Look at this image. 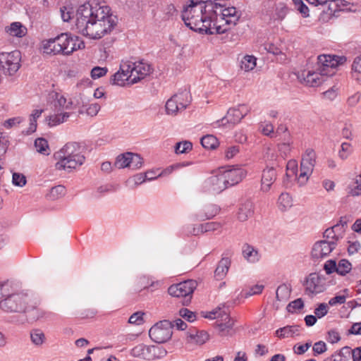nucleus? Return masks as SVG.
Listing matches in <instances>:
<instances>
[{"mask_svg":"<svg viewBox=\"0 0 361 361\" xmlns=\"http://www.w3.org/2000/svg\"><path fill=\"white\" fill-rule=\"evenodd\" d=\"M223 7L212 0H190L183 8L181 18L185 25L195 32L225 33L237 24L240 12L234 6Z\"/></svg>","mask_w":361,"mask_h":361,"instance_id":"nucleus-1","label":"nucleus"},{"mask_svg":"<svg viewBox=\"0 0 361 361\" xmlns=\"http://www.w3.org/2000/svg\"><path fill=\"white\" fill-rule=\"evenodd\" d=\"M223 7L212 0H190L183 8L181 18L185 25L195 32L225 33L237 24L240 12L234 6Z\"/></svg>","mask_w":361,"mask_h":361,"instance_id":"nucleus-2","label":"nucleus"},{"mask_svg":"<svg viewBox=\"0 0 361 361\" xmlns=\"http://www.w3.org/2000/svg\"><path fill=\"white\" fill-rule=\"evenodd\" d=\"M29 295L18 290L11 281L0 282V310L6 314L23 313L27 308Z\"/></svg>","mask_w":361,"mask_h":361,"instance_id":"nucleus-3","label":"nucleus"},{"mask_svg":"<svg viewBox=\"0 0 361 361\" xmlns=\"http://www.w3.org/2000/svg\"><path fill=\"white\" fill-rule=\"evenodd\" d=\"M85 147L75 142L66 143L62 149L54 154L58 161L55 167L58 170L75 169L83 164L85 160Z\"/></svg>","mask_w":361,"mask_h":361,"instance_id":"nucleus-4","label":"nucleus"},{"mask_svg":"<svg viewBox=\"0 0 361 361\" xmlns=\"http://www.w3.org/2000/svg\"><path fill=\"white\" fill-rule=\"evenodd\" d=\"M103 4L85 3L78 7L75 13V30L82 35L88 30L95 18H102L104 16Z\"/></svg>","mask_w":361,"mask_h":361,"instance_id":"nucleus-5","label":"nucleus"},{"mask_svg":"<svg viewBox=\"0 0 361 361\" xmlns=\"http://www.w3.org/2000/svg\"><path fill=\"white\" fill-rule=\"evenodd\" d=\"M104 16L102 18H95L91 26L82 35L90 39H100L110 33L117 24V17L112 14L109 6L103 4Z\"/></svg>","mask_w":361,"mask_h":361,"instance_id":"nucleus-6","label":"nucleus"},{"mask_svg":"<svg viewBox=\"0 0 361 361\" xmlns=\"http://www.w3.org/2000/svg\"><path fill=\"white\" fill-rule=\"evenodd\" d=\"M21 58L18 50L0 53V72L6 76L14 75L21 67Z\"/></svg>","mask_w":361,"mask_h":361,"instance_id":"nucleus-7","label":"nucleus"},{"mask_svg":"<svg viewBox=\"0 0 361 361\" xmlns=\"http://www.w3.org/2000/svg\"><path fill=\"white\" fill-rule=\"evenodd\" d=\"M197 283L195 280H187L173 284L168 288V293L173 297L183 298L182 304L188 305L191 301L192 294L196 289Z\"/></svg>","mask_w":361,"mask_h":361,"instance_id":"nucleus-8","label":"nucleus"},{"mask_svg":"<svg viewBox=\"0 0 361 361\" xmlns=\"http://www.w3.org/2000/svg\"><path fill=\"white\" fill-rule=\"evenodd\" d=\"M317 71H321L322 74L326 76H332L336 73V67L345 63L347 59L345 56L320 55L317 57Z\"/></svg>","mask_w":361,"mask_h":361,"instance_id":"nucleus-9","label":"nucleus"},{"mask_svg":"<svg viewBox=\"0 0 361 361\" xmlns=\"http://www.w3.org/2000/svg\"><path fill=\"white\" fill-rule=\"evenodd\" d=\"M171 322L164 320L152 326L149 331L150 338L155 343H163L172 336Z\"/></svg>","mask_w":361,"mask_h":361,"instance_id":"nucleus-10","label":"nucleus"},{"mask_svg":"<svg viewBox=\"0 0 361 361\" xmlns=\"http://www.w3.org/2000/svg\"><path fill=\"white\" fill-rule=\"evenodd\" d=\"M189 95L186 92H182L173 95L166 103V111L169 115L176 116L186 109L190 104Z\"/></svg>","mask_w":361,"mask_h":361,"instance_id":"nucleus-11","label":"nucleus"},{"mask_svg":"<svg viewBox=\"0 0 361 361\" xmlns=\"http://www.w3.org/2000/svg\"><path fill=\"white\" fill-rule=\"evenodd\" d=\"M305 292L308 295L322 293L326 289V278L317 273H311L305 282Z\"/></svg>","mask_w":361,"mask_h":361,"instance_id":"nucleus-12","label":"nucleus"},{"mask_svg":"<svg viewBox=\"0 0 361 361\" xmlns=\"http://www.w3.org/2000/svg\"><path fill=\"white\" fill-rule=\"evenodd\" d=\"M39 300L32 301L30 298V301L27 303V308L23 313L26 314L27 319L30 321H37L40 319H50L54 314L51 312H48L39 307Z\"/></svg>","mask_w":361,"mask_h":361,"instance_id":"nucleus-13","label":"nucleus"},{"mask_svg":"<svg viewBox=\"0 0 361 361\" xmlns=\"http://www.w3.org/2000/svg\"><path fill=\"white\" fill-rule=\"evenodd\" d=\"M130 66L131 84H135L149 75L153 69L151 66L142 61L132 63L127 62Z\"/></svg>","mask_w":361,"mask_h":361,"instance_id":"nucleus-14","label":"nucleus"},{"mask_svg":"<svg viewBox=\"0 0 361 361\" xmlns=\"http://www.w3.org/2000/svg\"><path fill=\"white\" fill-rule=\"evenodd\" d=\"M316 162V153L312 149H306L305 154L302 157L300 162V173L299 178H305L306 181L313 171Z\"/></svg>","mask_w":361,"mask_h":361,"instance_id":"nucleus-15","label":"nucleus"},{"mask_svg":"<svg viewBox=\"0 0 361 361\" xmlns=\"http://www.w3.org/2000/svg\"><path fill=\"white\" fill-rule=\"evenodd\" d=\"M63 33L58 35L54 38H51L42 42L43 52L47 54H59L64 55V39Z\"/></svg>","mask_w":361,"mask_h":361,"instance_id":"nucleus-16","label":"nucleus"},{"mask_svg":"<svg viewBox=\"0 0 361 361\" xmlns=\"http://www.w3.org/2000/svg\"><path fill=\"white\" fill-rule=\"evenodd\" d=\"M336 247L335 240H322L316 242L312 249L311 255L314 259H321L328 256Z\"/></svg>","mask_w":361,"mask_h":361,"instance_id":"nucleus-17","label":"nucleus"},{"mask_svg":"<svg viewBox=\"0 0 361 361\" xmlns=\"http://www.w3.org/2000/svg\"><path fill=\"white\" fill-rule=\"evenodd\" d=\"M325 75L322 74L321 71H303L298 73L297 78L301 83L310 87H317L324 81Z\"/></svg>","mask_w":361,"mask_h":361,"instance_id":"nucleus-18","label":"nucleus"},{"mask_svg":"<svg viewBox=\"0 0 361 361\" xmlns=\"http://www.w3.org/2000/svg\"><path fill=\"white\" fill-rule=\"evenodd\" d=\"M130 66L127 62L122 63L120 66V70L114 73L110 78L111 85L125 86L131 84Z\"/></svg>","mask_w":361,"mask_h":361,"instance_id":"nucleus-19","label":"nucleus"},{"mask_svg":"<svg viewBox=\"0 0 361 361\" xmlns=\"http://www.w3.org/2000/svg\"><path fill=\"white\" fill-rule=\"evenodd\" d=\"M250 108L246 104H239L237 107L231 108L222 118V122L236 124L239 123L249 112Z\"/></svg>","mask_w":361,"mask_h":361,"instance_id":"nucleus-20","label":"nucleus"},{"mask_svg":"<svg viewBox=\"0 0 361 361\" xmlns=\"http://www.w3.org/2000/svg\"><path fill=\"white\" fill-rule=\"evenodd\" d=\"M204 188L206 191L218 194L227 188L221 173L220 172L216 176H212L207 178L204 185Z\"/></svg>","mask_w":361,"mask_h":361,"instance_id":"nucleus-21","label":"nucleus"},{"mask_svg":"<svg viewBox=\"0 0 361 361\" xmlns=\"http://www.w3.org/2000/svg\"><path fill=\"white\" fill-rule=\"evenodd\" d=\"M221 173L227 188L239 183L245 176L244 170L241 168H231Z\"/></svg>","mask_w":361,"mask_h":361,"instance_id":"nucleus-22","label":"nucleus"},{"mask_svg":"<svg viewBox=\"0 0 361 361\" xmlns=\"http://www.w3.org/2000/svg\"><path fill=\"white\" fill-rule=\"evenodd\" d=\"M289 12V8L288 3L282 1H279L274 4V11H266V15L269 16V20H283L288 13Z\"/></svg>","mask_w":361,"mask_h":361,"instance_id":"nucleus-23","label":"nucleus"},{"mask_svg":"<svg viewBox=\"0 0 361 361\" xmlns=\"http://www.w3.org/2000/svg\"><path fill=\"white\" fill-rule=\"evenodd\" d=\"M277 177L276 171L274 167H267L262 171L261 178V190L267 192L271 185L276 181Z\"/></svg>","mask_w":361,"mask_h":361,"instance_id":"nucleus-24","label":"nucleus"},{"mask_svg":"<svg viewBox=\"0 0 361 361\" xmlns=\"http://www.w3.org/2000/svg\"><path fill=\"white\" fill-rule=\"evenodd\" d=\"M254 209V204L250 200L245 199L242 200L238 205V219L242 222L247 221L253 216Z\"/></svg>","mask_w":361,"mask_h":361,"instance_id":"nucleus-25","label":"nucleus"},{"mask_svg":"<svg viewBox=\"0 0 361 361\" xmlns=\"http://www.w3.org/2000/svg\"><path fill=\"white\" fill-rule=\"evenodd\" d=\"M133 355L136 356L139 355L140 353L142 352V354L144 356H147V353L149 354L147 359L148 360H154L157 357H159L161 354V348L156 345H139L135 346L133 350Z\"/></svg>","mask_w":361,"mask_h":361,"instance_id":"nucleus-26","label":"nucleus"},{"mask_svg":"<svg viewBox=\"0 0 361 361\" xmlns=\"http://www.w3.org/2000/svg\"><path fill=\"white\" fill-rule=\"evenodd\" d=\"M220 320L216 321L215 326L218 329L219 334L221 336H226L229 334L234 325V322L226 313L222 314Z\"/></svg>","mask_w":361,"mask_h":361,"instance_id":"nucleus-27","label":"nucleus"},{"mask_svg":"<svg viewBox=\"0 0 361 361\" xmlns=\"http://www.w3.org/2000/svg\"><path fill=\"white\" fill-rule=\"evenodd\" d=\"M231 261L228 257H223L218 263L214 271V277L216 280H222L227 274Z\"/></svg>","mask_w":361,"mask_h":361,"instance_id":"nucleus-28","label":"nucleus"},{"mask_svg":"<svg viewBox=\"0 0 361 361\" xmlns=\"http://www.w3.org/2000/svg\"><path fill=\"white\" fill-rule=\"evenodd\" d=\"M56 113L49 116L47 120L50 127L55 126L67 121L71 115L69 112L61 111L60 109H56Z\"/></svg>","mask_w":361,"mask_h":361,"instance_id":"nucleus-29","label":"nucleus"},{"mask_svg":"<svg viewBox=\"0 0 361 361\" xmlns=\"http://www.w3.org/2000/svg\"><path fill=\"white\" fill-rule=\"evenodd\" d=\"M5 31L9 35L16 37H22L27 33V28L20 22L12 23L5 27Z\"/></svg>","mask_w":361,"mask_h":361,"instance_id":"nucleus-30","label":"nucleus"},{"mask_svg":"<svg viewBox=\"0 0 361 361\" xmlns=\"http://www.w3.org/2000/svg\"><path fill=\"white\" fill-rule=\"evenodd\" d=\"M243 255L251 263L257 262L260 259L259 252L253 246L247 243L243 246Z\"/></svg>","mask_w":361,"mask_h":361,"instance_id":"nucleus-31","label":"nucleus"},{"mask_svg":"<svg viewBox=\"0 0 361 361\" xmlns=\"http://www.w3.org/2000/svg\"><path fill=\"white\" fill-rule=\"evenodd\" d=\"M300 329V326L298 325L286 326L276 330L275 334L280 338L293 337L299 334Z\"/></svg>","mask_w":361,"mask_h":361,"instance_id":"nucleus-32","label":"nucleus"},{"mask_svg":"<svg viewBox=\"0 0 361 361\" xmlns=\"http://www.w3.org/2000/svg\"><path fill=\"white\" fill-rule=\"evenodd\" d=\"M221 228V224L219 222L212 221L199 225L197 228H193V234L199 235L209 231H218Z\"/></svg>","mask_w":361,"mask_h":361,"instance_id":"nucleus-33","label":"nucleus"},{"mask_svg":"<svg viewBox=\"0 0 361 361\" xmlns=\"http://www.w3.org/2000/svg\"><path fill=\"white\" fill-rule=\"evenodd\" d=\"M65 37L63 39H66L64 42V55H69L74 51L80 48V44L77 45V38H74L68 33H63Z\"/></svg>","mask_w":361,"mask_h":361,"instance_id":"nucleus-34","label":"nucleus"},{"mask_svg":"<svg viewBox=\"0 0 361 361\" xmlns=\"http://www.w3.org/2000/svg\"><path fill=\"white\" fill-rule=\"evenodd\" d=\"M66 193V188L62 185L52 187L46 194V199L49 201H55L63 197Z\"/></svg>","mask_w":361,"mask_h":361,"instance_id":"nucleus-35","label":"nucleus"},{"mask_svg":"<svg viewBox=\"0 0 361 361\" xmlns=\"http://www.w3.org/2000/svg\"><path fill=\"white\" fill-rule=\"evenodd\" d=\"M351 75L353 79L361 82V54L357 56L352 63Z\"/></svg>","mask_w":361,"mask_h":361,"instance_id":"nucleus-36","label":"nucleus"},{"mask_svg":"<svg viewBox=\"0 0 361 361\" xmlns=\"http://www.w3.org/2000/svg\"><path fill=\"white\" fill-rule=\"evenodd\" d=\"M219 211V208L214 204L207 205L203 209V213L197 214V218L201 220L204 219H212L215 216Z\"/></svg>","mask_w":361,"mask_h":361,"instance_id":"nucleus-37","label":"nucleus"},{"mask_svg":"<svg viewBox=\"0 0 361 361\" xmlns=\"http://www.w3.org/2000/svg\"><path fill=\"white\" fill-rule=\"evenodd\" d=\"M30 339L34 345L40 346L45 342L46 337L41 329H35L30 331Z\"/></svg>","mask_w":361,"mask_h":361,"instance_id":"nucleus-38","label":"nucleus"},{"mask_svg":"<svg viewBox=\"0 0 361 361\" xmlns=\"http://www.w3.org/2000/svg\"><path fill=\"white\" fill-rule=\"evenodd\" d=\"M257 59L254 56H245L240 62V68L245 71L253 70L256 66Z\"/></svg>","mask_w":361,"mask_h":361,"instance_id":"nucleus-39","label":"nucleus"},{"mask_svg":"<svg viewBox=\"0 0 361 361\" xmlns=\"http://www.w3.org/2000/svg\"><path fill=\"white\" fill-rule=\"evenodd\" d=\"M200 142L202 147L205 149H215L219 145L217 138L212 135L203 136Z\"/></svg>","mask_w":361,"mask_h":361,"instance_id":"nucleus-40","label":"nucleus"},{"mask_svg":"<svg viewBox=\"0 0 361 361\" xmlns=\"http://www.w3.org/2000/svg\"><path fill=\"white\" fill-rule=\"evenodd\" d=\"M338 229H341L340 225L337 224L331 228H329L325 230L324 232L323 236L325 238L324 240H335L336 241V245H337V241L339 238L338 235L336 233Z\"/></svg>","mask_w":361,"mask_h":361,"instance_id":"nucleus-41","label":"nucleus"},{"mask_svg":"<svg viewBox=\"0 0 361 361\" xmlns=\"http://www.w3.org/2000/svg\"><path fill=\"white\" fill-rule=\"evenodd\" d=\"M290 293V287L286 284H281L276 289V297L279 301L286 300L288 298Z\"/></svg>","mask_w":361,"mask_h":361,"instance_id":"nucleus-42","label":"nucleus"},{"mask_svg":"<svg viewBox=\"0 0 361 361\" xmlns=\"http://www.w3.org/2000/svg\"><path fill=\"white\" fill-rule=\"evenodd\" d=\"M127 156L129 157L130 169H137L142 165V158L137 154L132 152H127Z\"/></svg>","mask_w":361,"mask_h":361,"instance_id":"nucleus-43","label":"nucleus"},{"mask_svg":"<svg viewBox=\"0 0 361 361\" xmlns=\"http://www.w3.org/2000/svg\"><path fill=\"white\" fill-rule=\"evenodd\" d=\"M71 105L72 102H67L66 98L63 95H59L58 94H56V100L54 101V106L56 109L59 106V109L63 111L64 110L70 109Z\"/></svg>","mask_w":361,"mask_h":361,"instance_id":"nucleus-44","label":"nucleus"},{"mask_svg":"<svg viewBox=\"0 0 361 361\" xmlns=\"http://www.w3.org/2000/svg\"><path fill=\"white\" fill-rule=\"evenodd\" d=\"M279 207L281 210H286L292 206V198L288 193H281L278 200Z\"/></svg>","mask_w":361,"mask_h":361,"instance_id":"nucleus-45","label":"nucleus"},{"mask_svg":"<svg viewBox=\"0 0 361 361\" xmlns=\"http://www.w3.org/2000/svg\"><path fill=\"white\" fill-rule=\"evenodd\" d=\"M351 269L352 265L350 262L347 259H343L339 261L336 267V272L341 276H345Z\"/></svg>","mask_w":361,"mask_h":361,"instance_id":"nucleus-46","label":"nucleus"},{"mask_svg":"<svg viewBox=\"0 0 361 361\" xmlns=\"http://www.w3.org/2000/svg\"><path fill=\"white\" fill-rule=\"evenodd\" d=\"M37 151L43 154H49V148L48 142L44 138H37L35 141Z\"/></svg>","mask_w":361,"mask_h":361,"instance_id":"nucleus-47","label":"nucleus"},{"mask_svg":"<svg viewBox=\"0 0 361 361\" xmlns=\"http://www.w3.org/2000/svg\"><path fill=\"white\" fill-rule=\"evenodd\" d=\"M192 149V144L190 141H182L176 143L175 152L176 154L188 153Z\"/></svg>","mask_w":361,"mask_h":361,"instance_id":"nucleus-48","label":"nucleus"},{"mask_svg":"<svg viewBox=\"0 0 361 361\" xmlns=\"http://www.w3.org/2000/svg\"><path fill=\"white\" fill-rule=\"evenodd\" d=\"M146 0H127L128 6L133 11H140L146 6Z\"/></svg>","mask_w":361,"mask_h":361,"instance_id":"nucleus-49","label":"nucleus"},{"mask_svg":"<svg viewBox=\"0 0 361 361\" xmlns=\"http://www.w3.org/2000/svg\"><path fill=\"white\" fill-rule=\"evenodd\" d=\"M129 157L127 156V152L118 156L114 163V166L118 169H123L128 167L130 169Z\"/></svg>","mask_w":361,"mask_h":361,"instance_id":"nucleus-50","label":"nucleus"},{"mask_svg":"<svg viewBox=\"0 0 361 361\" xmlns=\"http://www.w3.org/2000/svg\"><path fill=\"white\" fill-rule=\"evenodd\" d=\"M190 337L198 345L204 344L209 339L208 334L204 331H197L195 335L190 334Z\"/></svg>","mask_w":361,"mask_h":361,"instance_id":"nucleus-51","label":"nucleus"},{"mask_svg":"<svg viewBox=\"0 0 361 361\" xmlns=\"http://www.w3.org/2000/svg\"><path fill=\"white\" fill-rule=\"evenodd\" d=\"M304 307V302L301 298H298L290 302L286 307V310L290 313H294L297 310L302 309Z\"/></svg>","mask_w":361,"mask_h":361,"instance_id":"nucleus-52","label":"nucleus"},{"mask_svg":"<svg viewBox=\"0 0 361 361\" xmlns=\"http://www.w3.org/2000/svg\"><path fill=\"white\" fill-rule=\"evenodd\" d=\"M295 6V8L302 14V17L307 18L309 16V8L304 4L302 0H291Z\"/></svg>","mask_w":361,"mask_h":361,"instance_id":"nucleus-53","label":"nucleus"},{"mask_svg":"<svg viewBox=\"0 0 361 361\" xmlns=\"http://www.w3.org/2000/svg\"><path fill=\"white\" fill-rule=\"evenodd\" d=\"M43 110L35 109L30 115V130L34 132L37 128V119L41 116Z\"/></svg>","mask_w":361,"mask_h":361,"instance_id":"nucleus-54","label":"nucleus"},{"mask_svg":"<svg viewBox=\"0 0 361 361\" xmlns=\"http://www.w3.org/2000/svg\"><path fill=\"white\" fill-rule=\"evenodd\" d=\"M144 314H145L142 312H136L130 317L128 322L130 324L136 325L142 324L144 322Z\"/></svg>","mask_w":361,"mask_h":361,"instance_id":"nucleus-55","label":"nucleus"},{"mask_svg":"<svg viewBox=\"0 0 361 361\" xmlns=\"http://www.w3.org/2000/svg\"><path fill=\"white\" fill-rule=\"evenodd\" d=\"M351 153V145L348 142H343L341 149L338 152V156L342 159H345Z\"/></svg>","mask_w":361,"mask_h":361,"instance_id":"nucleus-56","label":"nucleus"},{"mask_svg":"<svg viewBox=\"0 0 361 361\" xmlns=\"http://www.w3.org/2000/svg\"><path fill=\"white\" fill-rule=\"evenodd\" d=\"M108 72V69L106 67L102 68L96 66L91 71V77L93 79H98L102 76H104Z\"/></svg>","mask_w":361,"mask_h":361,"instance_id":"nucleus-57","label":"nucleus"},{"mask_svg":"<svg viewBox=\"0 0 361 361\" xmlns=\"http://www.w3.org/2000/svg\"><path fill=\"white\" fill-rule=\"evenodd\" d=\"M180 316L185 319L187 321L192 322L196 319V314L195 312L189 310L187 308H182L179 311Z\"/></svg>","mask_w":361,"mask_h":361,"instance_id":"nucleus-58","label":"nucleus"},{"mask_svg":"<svg viewBox=\"0 0 361 361\" xmlns=\"http://www.w3.org/2000/svg\"><path fill=\"white\" fill-rule=\"evenodd\" d=\"M298 165L295 161H289L286 166V175L288 177H293L296 175Z\"/></svg>","mask_w":361,"mask_h":361,"instance_id":"nucleus-59","label":"nucleus"},{"mask_svg":"<svg viewBox=\"0 0 361 361\" xmlns=\"http://www.w3.org/2000/svg\"><path fill=\"white\" fill-rule=\"evenodd\" d=\"M151 173H153V171H147L145 174L140 173L135 176V183L136 184H141L143 183L145 180H154L155 179L154 176H149Z\"/></svg>","mask_w":361,"mask_h":361,"instance_id":"nucleus-60","label":"nucleus"},{"mask_svg":"<svg viewBox=\"0 0 361 361\" xmlns=\"http://www.w3.org/2000/svg\"><path fill=\"white\" fill-rule=\"evenodd\" d=\"M177 13V10L175 6L172 4H169L166 6L164 10V18L170 19L176 16Z\"/></svg>","mask_w":361,"mask_h":361,"instance_id":"nucleus-61","label":"nucleus"},{"mask_svg":"<svg viewBox=\"0 0 361 361\" xmlns=\"http://www.w3.org/2000/svg\"><path fill=\"white\" fill-rule=\"evenodd\" d=\"M13 183L17 186H23L26 183V178L24 175L14 173L13 174Z\"/></svg>","mask_w":361,"mask_h":361,"instance_id":"nucleus-62","label":"nucleus"},{"mask_svg":"<svg viewBox=\"0 0 361 361\" xmlns=\"http://www.w3.org/2000/svg\"><path fill=\"white\" fill-rule=\"evenodd\" d=\"M328 313V305L326 303H320L314 310V314L318 318H322Z\"/></svg>","mask_w":361,"mask_h":361,"instance_id":"nucleus-63","label":"nucleus"},{"mask_svg":"<svg viewBox=\"0 0 361 361\" xmlns=\"http://www.w3.org/2000/svg\"><path fill=\"white\" fill-rule=\"evenodd\" d=\"M313 351L314 355L322 354L326 351V345L324 341H318L313 345Z\"/></svg>","mask_w":361,"mask_h":361,"instance_id":"nucleus-64","label":"nucleus"}]
</instances>
